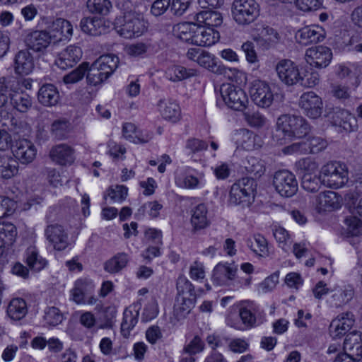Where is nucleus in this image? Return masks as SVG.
Returning a JSON list of instances; mask_svg holds the SVG:
<instances>
[{
	"instance_id": "obj_1",
	"label": "nucleus",
	"mask_w": 362,
	"mask_h": 362,
	"mask_svg": "<svg viewBox=\"0 0 362 362\" xmlns=\"http://www.w3.org/2000/svg\"><path fill=\"white\" fill-rule=\"evenodd\" d=\"M309 131L310 125L303 117L283 115L277 119L273 138L280 144H284L286 139L305 136Z\"/></svg>"
},
{
	"instance_id": "obj_2",
	"label": "nucleus",
	"mask_w": 362,
	"mask_h": 362,
	"mask_svg": "<svg viewBox=\"0 0 362 362\" xmlns=\"http://www.w3.org/2000/svg\"><path fill=\"white\" fill-rule=\"evenodd\" d=\"M113 25L116 33L126 39L139 37L146 30L142 16L132 11L124 12L122 16L116 17Z\"/></svg>"
},
{
	"instance_id": "obj_3",
	"label": "nucleus",
	"mask_w": 362,
	"mask_h": 362,
	"mask_svg": "<svg viewBox=\"0 0 362 362\" xmlns=\"http://www.w3.org/2000/svg\"><path fill=\"white\" fill-rule=\"evenodd\" d=\"M255 180L250 177H243L230 187L228 204L249 206L254 200Z\"/></svg>"
},
{
	"instance_id": "obj_4",
	"label": "nucleus",
	"mask_w": 362,
	"mask_h": 362,
	"mask_svg": "<svg viewBox=\"0 0 362 362\" xmlns=\"http://www.w3.org/2000/svg\"><path fill=\"white\" fill-rule=\"evenodd\" d=\"M348 168L341 162H329L320 170L321 183L324 185L338 189L344 186L349 181Z\"/></svg>"
},
{
	"instance_id": "obj_5",
	"label": "nucleus",
	"mask_w": 362,
	"mask_h": 362,
	"mask_svg": "<svg viewBox=\"0 0 362 362\" xmlns=\"http://www.w3.org/2000/svg\"><path fill=\"white\" fill-rule=\"evenodd\" d=\"M231 9L233 18L239 25H248L259 16V5L255 0H234Z\"/></svg>"
},
{
	"instance_id": "obj_6",
	"label": "nucleus",
	"mask_w": 362,
	"mask_h": 362,
	"mask_svg": "<svg viewBox=\"0 0 362 362\" xmlns=\"http://www.w3.org/2000/svg\"><path fill=\"white\" fill-rule=\"evenodd\" d=\"M223 100L230 109L242 111L247 107L248 98L245 91L230 83H224L220 88Z\"/></svg>"
},
{
	"instance_id": "obj_7",
	"label": "nucleus",
	"mask_w": 362,
	"mask_h": 362,
	"mask_svg": "<svg viewBox=\"0 0 362 362\" xmlns=\"http://www.w3.org/2000/svg\"><path fill=\"white\" fill-rule=\"evenodd\" d=\"M273 185L281 197H291L298 189V183L293 173L281 170L275 173L273 177Z\"/></svg>"
},
{
	"instance_id": "obj_8",
	"label": "nucleus",
	"mask_w": 362,
	"mask_h": 362,
	"mask_svg": "<svg viewBox=\"0 0 362 362\" xmlns=\"http://www.w3.org/2000/svg\"><path fill=\"white\" fill-rule=\"evenodd\" d=\"M325 117L334 126L346 132H353L358 128L356 117L348 110L339 107L327 109Z\"/></svg>"
},
{
	"instance_id": "obj_9",
	"label": "nucleus",
	"mask_w": 362,
	"mask_h": 362,
	"mask_svg": "<svg viewBox=\"0 0 362 362\" xmlns=\"http://www.w3.org/2000/svg\"><path fill=\"white\" fill-rule=\"evenodd\" d=\"M299 106L303 113L311 119L320 117L323 110L322 98L313 91H308L301 95Z\"/></svg>"
},
{
	"instance_id": "obj_10",
	"label": "nucleus",
	"mask_w": 362,
	"mask_h": 362,
	"mask_svg": "<svg viewBox=\"0 0 362 362\" xmlns=\"http://www.w3.org/2000/svg\"><path fill=\"white\" fill-rule=\"evenodd\" d=\"M239 316L247 328L259 325L265 320L264 311L253 302L244 303L239 310Z\"/></svg>"
},
{
	"instance_id": "obj_11",
	"label": "nucleus",
	"mask_w": 362,
	"mask_h": 362,
	"mask_svg": "<svg viewBox=\"0 0 362 362\" xmlns=\"http://www.w3.org/2000/svg\"><path fill=\"white\" fill-rule=\"evenodd\" d=\"M279 78L287 86L298 83L300 73L298 66L291 60L283 59L275 66Z\"/></svg>"
},
{
	"instance_id": "obj_12",
	"label": "nucleus",
	"mask_w": 362,
	"mask_h": 362,
	"mask_svg": "<svg viewBox=\"0 0 362 362\" xmlns=\"http://www.w3.org/2000/svg\"><path fill=\"white\" fill-rule=\"evenodd\" d=\"M250 93L252 101L260 107H269L274 100L269 84L264 81H254L252 83Z\"/></svg>"
},
{
	"instance_id": "obj_13",
	"label": "nucleus",
	"mask_w": 362,
	"mask_h": 362,
	"mask_svg": "<svg viewBox=\"0 0 362 362\" xmlns=\"http://www.w3.org/2000/svg\"><path fill=\"white\" fill-rule=\"evenodd\" d=\"M305 60L311 66L317 68H325L331 62L332 53L325 46H316L308 48L305 52Z\"/></svg>"
},
{
	"instance_id": "obj_14",
	"label": "nucleus",
	"mask_w": 362,
	"mask_h": 362,
	"mask_svg": "<svg viewBox=\"0 0 362 362\" xmlns=\"http://www.w3.org/2000/svg\"><path fill=\"white\" fill-rule=\"evenodd\" d=\"M355 319L354 315L346 312L339 315L329 325L330 336L334 338H341L345 335L354 326Z\"/></svg>"
},
{
	"instance_id": "obj_15",
	"label": "nucleus",
	"mask_w": 362,
	"mask_h": 362,
	"mask_svg": "<svg viewBox=\"0 0 362 362\" xmlns=\"http://www.w3.org/2000/svg\"><path fill=\"white\" fill-rule=\"evenodd\" d=\"M192 44L197 46H210L218 41V32L214 28H206L198 23L194 24Z\"/></svg>"
},
{
	"instance_id": "obj_16",
	"label": "nucleus",
	"mask_w": 362,
	"mask_h": 362,
	"mask_svg": "<svg viewBox=\"0 0 362 362\" xmlns=\"http://www.w3.org/2000/svg\"><path fill=\"white\" fill-rule=\"evenodd\" d=\"M45 236L56 250L61 251L68 246L67 233L61 225H49L45 231Z\"/></svg>"
},
{
	"instance_id": "obj_17",
	"label": "nucleus",
	"mask_w": 362,
	"mask_h": 362,
	"mask_svg": "<svg viewBox=\"0 0 362 362\" xmlns=\"http://www.w3.org/2000/svg\"><path fill=\"white\" fill-rule=\"evenodd\" d=\"M296 37L300 44L308 45L322 41L325 37V33L321 26L312 25L300 29Z\"/></svg>"
},
{
	"instance_id": "obj_18",
	"label": "nucleus",
	"mask_w": 362,
	"mask_h": 362,
	"mask_svg": "<svg viewBox=\"0 0 362 362\" xmlns=\"http://www.w3.org/2000/svg\"><path fill=\"white\" fill-rule=\"evenodd\" d=\"M13 153L15 159L22 164H29L35 158L37 149L35 145L28 139H21L16 141Z\"/></svg>"
},
{
	"instance_id": "obj_19",
	"label": "nucleus",
	"mask_w": 362,
	"mask_h": 362,
	"mask_svg": "<svg viewBox=\"0 0 362 362\" xmlns=\"http://www.w3.org/2000/svg\"><path fill=\"white\" fill-rule=\"evenodd\" d=\"M331 292L333 293L327 302L334 308H339L348 303L354 296V289L351 285L336 286Z\"/></svg>"
},
{
	"instance_id": "obj_20",
	"label": "nucleus",
	"mask_w": 362,
	"mask_h": 362,
	"mask_svg": "<svg viewBox=\"0 0 362 362\" xmlns=\"http://www.w3.org/2000/svg\"><path fill=\"white\" fill-rule=\"evenodd\" d=\"M25 42L32 50L42 52L49 45L51 35L45 30H34L27 35Z\"/></svg>"
},
{
	"instance_id": "obj_21",
	"label": "nucleus",
	"mask_w": 362,
	"mask_h": 362,
	"mask_svg": "<svg viewBox=\"0 0 362 362\" xmlns=\"http://www.w3.org/2000/svg\"><path fill=\"white\" fill-rule=\"evenodd\" d=\"M344 353L358 360L362 359V334L351 332L346 335L344 341Z\"/></svg>"
},
{
	"instance_id": "obj_22",
	"label": "nucleus",
	"mask_w": 362,
	"mask_h": 362,
	"mask_svg": "<svg viewBox=\"0 0 362 362\" xmlns=\"http://www.w3.org/2000/svg\"><path fill=\"white\" fill-rule=\"evenodd\" d=\"M9 98L13 107L20 112H27L33 106L32 98L24 91L19 92V88L11 85Z\"/></svg>"
},
{
	"instance_id": "obj_23",
	"label": "nucleus",
	"mask_w": 362,
	"mask_h": 362,
	"mask_svg": "<svg viewBox=\"0 0 362 362\" xmlns=\"http://www.w3.org/2000/svg\"><path fill=\"white\" fill-rule=\"evenodd\" d=\"M339 206V197L333 191L324 192L316 197L315 207L319 213L338 209Z\"/></svg>"
},
{
	"instance_id": "obj_24",
	"label": "nucleus",
	"mask_w": 362,
	"mask_h": 362,
	"mask_svg": "<svg viewBox=\"0 0 362 362\" xmlns=\"http://www.w3.org/2000/svg\"><path fill=\"white\" fill-rule=\"evenodd\" d=\"M233 139L238 147L246 151H252L260 146V144L256 143L257 140H259V137L247 129L237 130Z\"/></svg>"
},
{
	"instance_id": "obj_25",
	"label": "nucleus",
	"mask_w": 362,
	"mask_h": 362,
	"mask_svg": "<svg viewBox=\"0 0 362 362\" xmlns=\"http://www.w3.org/2000/svg\"><path fill=\"white\" fill-rule=\"evenodd\" d=\"M14 71L18 75H28L34 68L33 58L28 50L19 51L14 58Z\"/></svg>"
},
{
	"instance_id": "obj_26",
	"label": "nucleus",
	"mask_w": 362,
	"mask_h": 362,
	"mask_svg": "<svg viewBox=\"0 0 362 362\" xmlns=\"http://www.w3.org/2000/svg\"><path fill=\"white\" fill-rule=\"evenodd\" d=\"M176 289L177 292V298H194V300H197L204 293V290L202 288L195 291L194 285L183 275L178 276L176 282Z\"/></svg>"
},
{
	"instance_id": "obj_27",
	"label": "nucleus",
	"mask_w": 362,
	"mask_h": 362,
	"mask_svg": "<svg viewBox=\"0 0 362 362\" xmlns=\"http://www.w3.org/2000/svg\"><path fill=\"white\" fill-rule=\"evenodd\" d=\"M94 288L95 286L91 280L86 278L78 279L72 290L73 300L76 303H84L85 297L92 294Z\"/></svg>"
},
{
	"instance_id": "obj_28",
	"label": "nucleus",
	"mask_w": 362,
	"mask_h": 362,
	"mask_svg": "<svg viewBox=\"0 0 362 362\" xmlns=\"http://www.w3.org/2000/svg\"><path fill=\"white\" fill-rule=\"evenodd\" d=\"M119 58L114 54L102 55L92 65L108 78L117 68Z\"/></svg>"
},
{
	"instance_id": "obj_29",
	"label": "nucleus",
	"mask_w": 362,
	"mask_h": 362,
	"mask_svg": "<svg viewBox=\"0 0 362 362\" xmlns=\"http://www.w3.org/2000/svg\"><path fill=\"white\" fill-rule=\"evenodd\" d=\"M158 109L161 116L166 120L177 122L180 117V108L177 103L171 99H160Z\"/></svg>"
},
{
	"instance_id": "obj_30",
	"label": "nucleus",
	"mask_w": 362,
	"mask_h": 362,
	"mask_svg": "<svg viewBox=\"0 0 362 362\" xmlns=\"http://www.w3.org/2000/svg\"><path fill=\"white\" fill-rule=\"evenodd\" d=\"M196 22L206 28L218 27L223 23L221 13L211 9L203 10L195 15Z\"/></svg>"
},
{
	"instance_id": "obj_31",
	"label": "nucleus",
	"mask_w": 362,
	"mask_h": 362,
	"mask_svg": "<svg viewBox=\"0 0 362 362\" xmlns=\"http://www.w3.org/2000/svg\"><path fill=\"white\" fill-rule=\"evenodd\" d=\"M37 99L44 106H54L59 100V93L54 85L45 84L38 91Z\"/></svg>"
},
{
	"instance_id": "obj_32",
	"label": "nucleus",
	"mask_w": 362,
	"mask_h": 362,
	"mask_svg": "<svg viewBox=\"0 0 362 362\" xmlns=\"http://www.w3.org/2000/svg\"><path fill=\"white\" fill-rule=\"evenodd\" d=\"M191 224L194 230L204 229L209 226L208 209L204 204H199L191 211Z\"/></svg>"
},
{
	"instance_id": "obj_33",
	"label": "nucleus",
	"mask_w": 362,
	"mask_h": 362,
	"mask_svg": "<svg viewBox=\"0 0 362 362\" xmlns=\"http://www.w3.org/2000/svg\"><path fill=\"white\" fill-rule=\"evenodd\" d=\"M237 268L230 264H218L213 272V279L218 285H221L226 280H232L235 276Z\"/></svg>"
},
{
	"instance_id": "obj_34",
	"label": "nucleus",
	"mask_w": 362,
	"mask_h": 362,
	"mask_svg": "<svg viewBox=\"0 0 362 362\" xmlns=\"http://www.w3.org/2000/svg\"><path fill=\"white\" fill-rule=\"evenodd\" d=\"M197 64L216 74L222 75L227 72V69L218 64L214 55L204 50L199 56Z\"/></svg>"
},
{
	"instance_id": "obj_35",
	"label": "nucleus",
	"mask_w": 362,
	"mask_h": 362,
	"mask_svg": "<svg viewBox=\"0 0 362 362\" xmlns=\"http://www.w3.org/2000/svg\"><path fill=\"white\" fill-rule=\"evenodd\" d=\"M81 30L90 35H100L105 31L103 21L97 17H87L81 21Z\"/></svg>"
},
{
	"instance_id": "obj_36",
	"label": "nucleus",
	"mask_w": 362,
	"mask_h": 362,
	"mask_svg": "<svg viewBox=\"0 0 362 362\" xmlns=\"http://www.w3.org/2000/svg\"><path fill=\"white\" fill-rule=\"evenodd\" d=\"M18 171V163L11 156H0V177L9 179L16 175Z\"/></svg>"
},
{
	"instance_id": "obj_37",
	"label": "nucleus",
	"mask_w": 362,
	"mask_h": 362,
	"mask_svg": "<svg viewBox=\"0 0 362 362\" xmlns=\"http://www.w3.org/2000/svg\"><path fill=\"white\" fill-rule=\"evenodd\" d=\"M25 262L29 268L34 272H40L47 265L46 259L39 255L34 246H30L26 250Z\"/></svg>"
},
{
	"instance_id": "obj_38",
	"label": "nucleus",
	"mask_w": 362,
	"mask_h": 362,
	"mask_svg": "<svg viewBox=\"0 0 362 362\" xmlns=\"http://www.w3.org/2000/svg\"><path fill=\"white\" fill-rule=\"evenodd\" d=\"M27 313V304L23 298H16L12 299L7 308V314L13 320L23 319Z\"/></svg>"
},
{
	"instance_id": "obj_39",
	"label": "nucleus",
	"mask_w": 362,
	"mask_h": 362,
	"mask_svg": "<svg viewBox=\"0 0 362 362\" xmlns=\"http://www.w3.org/2000/svg\"><path fill=\"white\" fill-rule=\"evenodd\" d=\"M196 74V70L193 69H187L184 66L178 65L170 66L165 71L166 77L173 82L185 80L195 76Z\"/></svg>"
},
{
	"instance_id": "obj_40",
	"label": "nucleus",
	"mask_w": 362,
	"mask_h": 362,
	"mask_svg": "<svg viewBox=\"0 0 362 362\" xmlns=\"http://www.w3.org/2000/svg\"><path fill=\"white\" fill-rule=\"evenodd\" d=\"M194 23H180L173 26V35L180 40L192 44Z\"/></svg>"
},
{
	"instance_id": "obj_41",
	"label": "nucleus",
	"mask_w": 362,
	"mask_h": 362,
	"mask_svg": "<svg viewBox=\"0 0 362 362\" xmlns=\"http://www.w3.org/2000/svg\"><path fill=\"white\" fill-rule=\"evenodd\" d=\"M196 301L194 298H177L174 305V315L177 320L185 318L194 308Z\"/></svg>"
},
{
	"instance_id": "obj_42",
	"label": "nucleus",
	"mask_w": 362,
	"mask_h": 362,
	"mask_svg": "<svg viewBox=\"0 0 362 362\" xmlns=\"http://www.w3.org/2000/svg\"><path fill=\"white\" fill-rule=\"evenodd\" d=\"M128 262V257L125 253H119L105 264V270L109 273H117L124 268Z\"/></svg>"
},
{
	"instance_id": "obj_43",
	"label": "nucleus",
	"mask_w": 362,
	"mask_h": 362,
	"mask_svg": "<svg viewBox=\"0 0 362 362\" xmlns=\"http://www.w3.org/2000/svg\"><path fill=\"white\" fill-rule=\"evenodd\" d=\"M51 160L59 165H66L68 162V146L61 144L53 146L49 152Z\"/></svg>"
},
{
	"instance_id": "obj_44",
	"label": "nucleus",
	"mask_w": 362,
	"mask_h": 362,
	"mask_svg": "<svg viewBox=\"0 0 362 362\" xmlns=\"http://www.w3.org/2000/svg\"><path fill=\"white\" fill-rule=\"evenodd\" d=\"M255 243L249 240L247 245L257 255L261 257H267L269 255L267 241L264 237L261 235H255L253 238Z\"/></svg>"
},
{
	"instance_id": "obj_45",
	"label": "nucleus",
	"mask_w": 362,
	"mask_h": 362,
	"mask_svg": "<svg viewBox=\"0 0 362 362\" xmlns=\"http://www.w3.org/2000/svg\"><path fill=\"white\" fill-rule=\"evenodd\" d=\"M138 315V311L134 313L129 310H124L123 320L121 324V332L124 337H127L129 334V331L132 329L137 323Z\"/></svg>"
},
{
	"instance_id": "obj_46",
	"label": "nucleus",
	"mask_w": 362,
	"mask_h": 362,
	"mask_svg": "<svg viewBox=\"0 0 362 362\" xmlns=\"http://www.w3.org/2000/svg\"><path fill=\"white\" fill-rule=\"evenodd\" d=\"M87 8L90 13L105 16L110 12L112 4L109 0H88Z\"/></svg>"
},
{
	"instance_id": "obj_47",
	"label": "nucleus",
	"mask_w": 362,
	"mask_h": 362,
	"mask_svg": "<svg viewBox=\"0 0 362 362\" xmlns=\"http://www.w3.org/2000/svg\"><path fill=\"white\" fill-rule=\"evenodd\" d=\"M158 300L155 296H151L144 308L141 320L143 322L151 321L158 315Z\"/></svg>"
},
{
	"instance_id": "obj_48",
	"label": "nucleus",
	"mask_w": 362,
	"mask_h": 362,
	"mask_svg": "<svg viewBox=\"0 0 362 362\" xmlns=\"http://www.w3.org/2000/svg\"><path fill=\"white\" fill-rule=\"evenodd\" d=\"M17 236V229L11 223H0V237H3L5 244L11 245Z\"/></svg>"
},
{
	"instance_id": "obj_49",
	"label": "nucleus",
	"mask_w": 362,
	"mask_h": 362,
	"mask_svg": "<svg viewBox=\"0 0 362 362\" xmlns=\"http://www.w3.org/2000/svg\"><path fill=\"white\" fill-rule=\"evenodd\" d=\"M321 182L320 174L319 176L311 173H305L302 177V187L308 192H316Z\"/></svg>"
},
{
	"instance_id": "obj_50",
	"label": "nucleus",
	"mask_w": 362,
	"mask_h": 362,
	"mask_svg": "<svg viewBox=\"0 0 362 362\" xmlns=\"http://www.w3.org/2000/svg\"><path fill=\"white\" fill-rule=\"evenodd\" d=\"M245 168L250 174L253 175L256 177H260L265 172L263 161L255 157L249 158Z\"/></svg>"
},
{
	"instance_id": "obj_51",
	"label": "nucleus",
	"mask_w": 362,
	"mask_h": 362,
	"mask_svg": "<svg viewBox=\"0 0 362 362\" xmlns=\"http://www.w3.org/2000/svg\"><path fill=\"white\" fill-rule=\"evenodd\" d=\"M44 321L49 326H56L63 320V315L56 307H49L45 310Z\"/></svg>"
},
{
	"instance_id": "obj_52",
	"label": "nucleus",
	"mask_w": 362,
	"mask_h": 362,
	"mask_svg": "<svg viewBox=\"0 0 362 362\" xmlns=\"http://www.w3.org/2000/svg\"><path fill=\"white\" fill-rule=\"evenodd\" d=\"M128 189L124 185L111 186L107 190V196L113 203L122 202L126 199Z\"/></svg>"
},
{
	"instance_id": "obj_53",
	"label": "nucleus",
	"mask_w": 362,
	"mask_h": 362,
	"mask_svg": "<svg viewBox=\"0 0 362 362\" xmlns=\"http://www.w3.org/2000/svg\"><path fill=\"white\" fill-rule=\"evenodd\" d=\"M52 134L57 139H64L68 133V122L66 119H57L51 125Z\"/></svg>"
},
{
	"instance_id": "obj_54",
	"label": "nucleus",
	"mask_w": 362,
	"mask_h": 362,
	"mask_svg": "<svg viewBox=\"0 0 362 362\" xmlns=\"http://www.w3.org/2000/svg\"><path fill=\"white\" fill-rule=\"evenodd\" d=\"M305 141L308 148V153H317L327 146V141L318 136H313Z\"/></svg>"
},
{
	"instance_id": "obj_55",
	"label": "nucleus",
	"mask_w": 362,
	"mask_h": 362,
	"mask_svg": "<svg viewBox=\"0 0 362 362\" xmlns=\"http://www.w3.org/2000/svg\"><path fill=\"white\" fill-rule=\"evenodd\" d=\"M345 199L350 210L362 217V195L357 196L354 192H349Z\"/></svg>"
},
{
	"instance_id": "obj_56",
	"label": "nucleus",
	"mask_w": 362,
	"mask_h": 362,
	"mask_svg": "<svg viewBox=\"0 0 362 362\" xmlns=\"http://www.w3.org/2000/svg\"><path fill=\"white\" fill-rule=\"evenodd\" d=\"M16 202L4 196H0V218L11 215L16 209Z\"/></svg>"
},
{
	"instance_id": "obj_57",
	"label": "nucleus",
	"mask_w": 362,
	"mask_h": 362,
	"mask_svg": "<svg viewBox=\"0 0 362 362\" xmlns=\"http://www.w3.org/2000/svg\"><path fill=\"white\" fill-rule=\"evenodd\" d=\"M347 226V233L351 236H360L362 235V221L356 216L346 218L345 220Z\"/></svg>"
},
{
	"instance_id": "obj_58",
	"label": "nucleus",
	"mask_w": 362,
	"mask_h": 362,
	"mask_svg": "<svg viewBox=\"0 0 362 362\" xmlns=\"http://www.w3.org/2000/svg\"><path fill=\"white\" fill-rule=\"evenodd\" d=\"M64 24H68V22L65 19L58 18L52 22L49 27L53 37L59 41H62L66 37L64 31Z\"/></svg>"
},
{
	"instance_id": "obj_59",
	"label": "nucleus",
	"mask_w": 362,
	"mask_h": 362,
	"mask_svg": "<svg viewBox=\"0 0 362 362\" xmlns=\"http://www.w3.org/2000/svg\"><path fill=\"white\" fill-rule=\"evenodd\" d=\"M192 0H173L170 1V11L175 16H182L189 8Z\"/></svg>"
},
{
	"instance_id": "obj_60",
	"label": "nucleus",
	"mask_w": 362,
	"mask_h": 362,
	"mask_svg": "<svg viewBox=\"0 0 362 362\" xmlns=\"http://www.w3.org/2000/svg\"><path fill=\"white\" fill-rule=\"evenodd\" d=\"M86 79L89 84L97 86L103 83L107 78L104 75H102V73L91 64L90 66H88Z\"/></svg>"
},
{
	"instance_id": "obj_61",
	"label": "nucleus",
	"mask_w": 362,
	"mask_h": 362,
	"mask_svg": "<svg viewBox=\"0 0 362 362\" xmlns=\"http://www.w3.org/2000/svg\"><path fill=\"white\" fill-rule=\"evenodd\" d=\"M88 69V63L83 62L79 66L69 71V83H76L81 81Z\"/></svg>"
},
{
	"instance_id": "obj_62",
	"label": "nucleus",
	"mask_w": 362,
	"mask_h": 362,
	"mask_svg": "<svg viewBox=\"0 0 362 362\" xmlns=\"http://www.w3.org/2000/svg\"><path fill=\"white\" fill-rule=\"evenodd\" d=\"M296 6L300 11L307 12L315 11L322 6V0H294Z\"/></svg>"
},
{
	"instance_id": "obj_63",
	"label": "nucleus",
	"mask_w": 362,
	"mask_h": 362,
	"mask_svg": "<svg viewBox=\"0 0 362 362\" xmlns=\"http://www.w3.org/2000/svg\"><path fill=\"white\" fill-rule=\"evenodd\" d=\"M244 115L249 125L252 127H262L267 122L266 117L259 112H253L252 114L245 112Z\"/></svg>"
},
{
	"instance_id": "obj_64",
	"label": "nucleus",
	"mask_w": 362,
	"mask_h": 362,
	"mask_svg": "<svg viewBox=\"0 0 362 362\" xmlns=\"http://www.w3.org/2000/svg\"><path fill=\"white\" fill-rule=\"evenodd\" d=\"M204 348V343L199 336H195L191 341L184 348V352L190 355L202 352Z\"/></svg>"
}]
</instances>
